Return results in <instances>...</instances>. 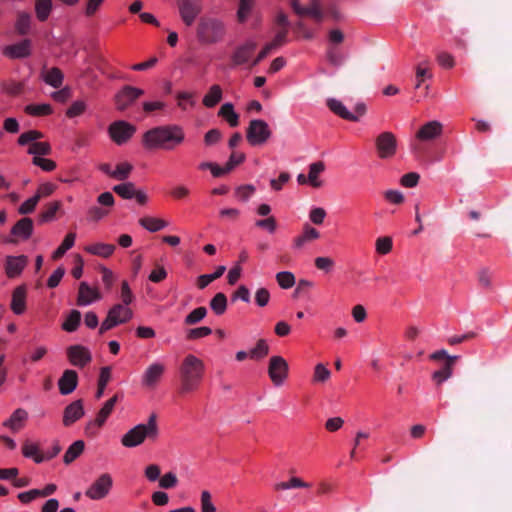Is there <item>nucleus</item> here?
Segmentation results:
<instances>
[{
    "label": "nucleus",
    "mask_w": 512,
    "mask_h": 512,
    "mask_svg": "<svg viewBox=\"0 0 512 512\" xmlns=\"http://www.w3.org/2000/svg\"><path fill=\"white\" fill-rule=\"evenodd\" d=\"M185 140V133L177 124L155 126L142 135L141 143L146 150H174Z\"/></svg>",
    "instance_id": "obj_1"
},
{
    "label": "nucleus",
    "mask_w": 512,
    "mask_h": 512,
    "mask_svg": "<svg viewBox=\"0 0 512 512\" xmlns=\"http://www.w3.org/2000/svg\"><path fill=\"white\" fill-rule=\"evenodd\" d=\"M205 372L204 362L198 357L187 355L179 367V393L184 395L198 389Z\"/></svg>",
    "instance_id": "obj_2"
},
{
    "label": "nucleus",
    "mask_w": 512,
    "mask_h": 512,
    "mask_svg": "<svg viewBox=\"0 0 512 512\" xmlns=\"http://www.w3.org/2000/svg\"><path fill=\"white\" fill-rule=\"evenodd\" d=\"M158 435L157 416L153 413L147 423L138 424L127 431L121 438V444L126 448H134L144 443L146 439L155 441Z\"/></svg>",
    "instance_id": "obj_3"
},
{
    "label": "nucleus",
    "mask_w": 512,
    "mask_h": 512,
    "mask_svg": "<svg viewBox=\"0 0 512 512\" xmlns=\"http://www.w3.org/2000/svg\"><path fill=\"white\" fill-rule=\"evenodd\" d=\"M196 33L201 43L215 44L223 40L226 27L221 19L206 15L199 19Z\"/></svg>",
    "instance_id": "obj_4"
},
{
    "label": "nucleus",
    "mask_w": 512,
    "mask_h": 512,
    "mask_svg": "<svg viewBox=\"0 0 512 512\" xmlns=\"http://www.w3.org/2000/svg\"><path fill=\"white\" fill-rule=\"evenodd\" d=\"M272 132L268 124L261 119L250 121L246 130V139L251 146H261L271 137Z\"/></svg>",
    "instance_id": "obj_5"
},
{
    "label": "nucleus",
    "mask_w": 512,
    "mask_h": 512,
    "mask_svg": "<svg viewBox=\"0 0 512 512\" xmlns=\"http://www.w3.org/2000/svg\"><path fill=\"white\" fill-rule=\"evenodd\" d=\"M133 316V312L130 308L125 307L122 304H115L107 314L106 319L102 322L99 333L103 334L113 327L126 323Z\"/></svg>",
    "instance_id": "obj_6"
},
{
    "label": "nucleus",
    "mask_w": 512,
    "mask_h": 512,
    "mask_svg": "<svg viewBox=\"0 0 512 512\" xmlns=\"http://www.w3.org/2000/svg\"><path fill=\"white\" fill-rule=\"evenodd\" d=\"M256 49L257 43L253 40H246L237 45L230 56L231 67L247 65V67L251 69V62L254 59L253 55Z\"/></svg>",
    "instance_id": "obj_7"
},
{
    "label": "nucleus",
    "mask_w": 512,
    "mask_h": 512,
    "mask_svg": "<svg viewBox=\"0 0 512 512\" xmlns=\"http://www.w3.org/2000/svg\"><path fill=\"white\" fill-rule=\"evenodd\" d=\"M375 148L380 159H390L397 152V139L392 132L385 131L375 138Z\"/></svg>",
    "instance_id": "obj_8"
},
{
    "label": "nucleus",
    "mask_w": 512,
    "mask_h": 512,
    "mask_svg": "<svg viewBox=\"0 0 512 512\" xmlns=\"http://www.w3.org/2000/svg\"><path fill=\"white\" fill-rule=\"evenodd\" d=\"M135 132L136 127L124 120L115 121L108 127L109 136L117 145L128 142Z\"/></svg>",
    "instance_id": "obj_9"
},
{
    "label": "nucleus",
    "mask_w": 512,
    "mask_h": 512,
    "mask_svg": "<svg viewBox=\"0 0 512 512\" xmlns=\"http://www.w3.org/2000/svg\"><path fill=\"white\" fill-rule=\"evenodd\" d=\"M177 7L183 23L190 27L202 12V0H177Z\"/></svg>",
    "instance_id": "obj_10"
},
{
    "label": "nucleus",
    "mask_w": 512,
    "mask_h": 512,
    "mask_svg": "<svg viewBox=\"0 0 512 512\" xmlns=\"http://www.w3.org/2000/svg\"><path fill=\"white\" fill-rule=\"evenodd\" d=\"M288 363L282 356H272L269 360L268 375L275 386H280L288 377Z\"/></svg>",
    "instance_id": "obj_11"
},
{
    "label": "nucleus",
    "mask_w": 512,
    "mask_h": 512,
    "mask_svg": "<svg viewBox=\"0 0 512 512\" xmlns=\"http://www.w3.org/2000/svg\"><path fill=\"white\" fill-rule=\"evenodd\" d=\"M113 485L110 474L103 473L100 475L86 490L85 495L92 500H100L105 498Z\"/></svg>",
    "instance_id": "obj_12"
},
{
    "label": "nucleus",
    "mask_w": 512,
    "mask_h": 512,
    "mask_svg": "<svg viewBox=\"0 0 512 512\" xmlns=\"http://www.w3.org/2000/svg\"><path fill=\"white\" fill-rule=\"evenodd\" d=\"M144 94V90L130 85L124 86L114 97L116 109L119 111L126 110L139 97Z\"/></svg>",
    "instance_id": "obj_13"
},
{
    "label": "nucleus",
    "mask_w": 512,
    "mask_h": 512,
    "mask_svg": "<svg viewBox=\"0 0 512 512\" xmlns=\"http://www.w3.org/2000/svg\"><path fill=\"white\" fill-rule=\"evenodd\" d=\"M166 367L160 362L150 364L141 377V384L148 389H154L165 373Z\"/></svg>",
    "instance_id": "obj_14"
},
{
    "label": "nucleus",
    "mask_w": 512,
    "mask_h": 512,
    "mask_svg": "<svg viewBox=\"0 0 512 512\" xmlns=\"http://www.w3.org/2000/svg\"><path fill=\"white\" fill-rule=\"evenodd\" d=\"M33 232V220L28 217L18 220L11 229V237L6 241L17 243L19 240H27Z\"/></svg>",
    "instance_id": "obj_15"
},
{
    "label": "nucleus",
    "mask_w": 512,
    "mask_h": 512,
    "mask_svg": "<svg viewBox=\"0 0 512 512\" xmlns=\"http://www.w3.org/2000/svg\"><path fill=\"white\" fill-rule=\"evenodd\" d=\"M291 6L296 14L300 16H310L317 23H321L324 18V13L318 0H311L307 7H302L298 0H292Z\"/></svg>",
    "instance_id": "obj_16"
},
{
    "label": "nucleus",
    "mask_w": 512,
    "mask_h": 512,
    "mask_svg": "<svg viewBox=\"0 0 512 512\" xmlns=\"http://www.w3.org/2000/svg\"><path fill=\"white\" fill-rule=\"evenodd\" d=\"M67 357L73 366L83 368L91 362L90 351L82 345H72L67 348Z\"/></svg>",
    "instance_id": "obj_17"
},
{
    "label": "nucleus",
    "mask_w": 512,
    "mask_h": 512,
    "mask_svg": "<svg viewBox=\"0 0 512 512\" xmlns=\"http://www.w3.org/2000/svg\"><path fill=\"white\" fill-rule=\"evenodd\" d=\"M443 133L441 122L433 120L425 123L416 133V138L420 141H433Z\"/></svg>",
    "instance_id": "obj_18"
},
{
    "label": "nucleus",
    "mask_w": 512,
    "mask_h": 512,
    "mask_svg": "<svg viewBox=\"0 0 512 512\" xmlns=\"http://www.w3.org/2000/svg\"><path fill=\"white\" fill-rule=\"evenodd\" d=\"M83 401L75 400L65 407L63 412V425L69 427L84 416Z\"/></svg>",
    "instance_id": "obj_19"
},
{
    "label": "nucleus",
    "mask_w": 512,
    "mask_h": 512,
    "mask_svg": "<svg viewBox=\"0 0 512 512\" xmlns=\"http://www.w3.org/2000/svg\"><path fill=\"white\" fill-rule=\"evenodd\" d=\"M3 53L11 59H21L31 54V41L24 39L13 45L6 46Z\"/></svg>",
    "instance_id": "obj_20"
},
{
    "label": "nucleus",
    "mask_w": 512,
    "mask_h": 512,
    "mask_svg": "<svg viewBox=\"0 0 512 512\" xmlns=\"http://www.w3.org/2000/svg\"><path fill=\"white\" fill-rule=\"evenodd\" d=\"M28 264V257L25 255L7 256L5 271L9 278H15L21 274Z\"/></svg>",
    "instance_id": "obj_21"
},
{
    "label": "nucleus",
    "mask_w": 512,
    "mask_h": 512,
    "mask_svg": "<svg viewBox=\"0 0 512 512\" xmlns=\"http://www.w3.org/2000/svg\"><path fill=\"white\" fill-rule=\"evenodd\" d=\"M77 384V372L75 370H65L58 381L59 391L62 395H69L76 389Z\"/></svg>",
    "instance_id": "obj_22"
},
{
    "label": "nucleus",
    "mask_w": 512,
    "mask_h": 512,
    "mask_svg": "<svg viewBox=\"0 0 512 512\" xmlns=\"http://www.w3.org/2000/svg\"><path fill=\"white\" fill-rule=\"evenodd\" d=\"M101 298L100 293L86 282H81L78 289L77 305L87 306Z\"/></svg>",
    "instance_id": "obj_23"
},
{
    "label": "nucleus",
    "mask_w": 512,
    "mask_h": 512,
    "mask_svg": "<svg viewBox=\"0 0 512 512\" xmlns=\"http://www.w3.org/2000/svg\"><path fill=\"white\" fill-rule=\"evenodd\" d=\"M11 310L16 315H21L26 310V288L18 286L14 289L11 300Z\"/></svg>",
    "instance_id": "obj_24"
},
{
    "label": "nucleus",
    "mask_w": 512,
    "mask_h": 512,
    "mask_svg": "<svg viewBox=\"0 0 512 512\" xmlns=\"http://www.w3.org/2000/svg\"><path fill=\"white\" fill-rule=\"evenodd\" d=\"M27 418L28 413L24 409L18 408L12 413L8 420L2 423V425L13 432H17L24 427Z\"/></svg>",
    "instance_id": "obj_25"
},
{
    "label": "nucleus",
    "mask_w": 512,
    "mask_h": 512,
    "mask_svg": "<svg viewBox=\"0 0 512 512\" xmlns=\"http://www.w3.org/2000/svg\"><path fill=\"white\" fill-rule=\"evenodd\" d=\"M327 106L334 114L341 117L342 119L352 122L358 121V116L348 111V109L343 105V103L337 99H328Z\"/></svg>",
    "instance_id": "obj_26"
},
{
    "label": "nucleus",
    "mask_w": 512,
    "mask_h": 512,
    "mask_svg": "<svg viewBox=\"0 0 512 512\" xmlns=\"http://www.w3.org/2000/svg\"><path fill=\"white\" fill-rule=\"evenodd\" d=\"M41 78L46 84L54 88H60L63 84L64 75L59 68L53 67L48 70L43 69L41 72Z\"/></svg>",
    "instance_id": "obj_27"
},
{
    "label": "nucleus",
    "mask_w": 512,
    "mask_h": 512,
    "mask_svg": "<svg viewBox=\"0 0 512 512\" xmlns=\"http://www.w3.org/2000/svg\"><path fill=\"white\" fill-rule=\"evenodd\" d=\"M458 358L459 357H449L443 367L432 374V379L437 385H441L452 376L453 366Z\"/></svg>",
    "instance_id": "obj_28"
},
{
    "label": "nucleus",
    "mask_w": 512,
    "mask_h": 512,
    "mask_svg": "<svg viewBox=\"0 0 512 512\" xmlns=\"http://www.w3.org/2000/svg\"><path fill=\"white\" fill-rule=\"evenodd\" d=\"M115 249V245L105 243H94L84 247V250L87 253L103 258L110 257L114 253Z\"/></svg>",
    "instance_id": "obj_29"
},
{
    "label": "nucleus",
    "mask_w": 512,
    "mask_h": 512,
    "mask_svg": "<svg viewBox=\"0 0 512 512\" xmlns=\"http://www.w3.org/2000/svg\"><path fill=\"white\" fill-rule=\"evenodd\" d=\"M320 237V233L309 224L303 227V233L294 239V247L299 249L306 243L316 240Z\"/></svg>",
    "instance_id": "obj_30"
},
{
    "label": "nucleus",
    "mask_w": 512,
    "mask_h": 512,
    "mask_svg": "<svg viewBox=\"0 0 512 512\" xmlns=\"http://www.w3.org/2000/svg\"><path fill=\"white\" fill-rule=\"evenodd\" d=\"M85 443L83 440L73 442L66 450L63 461L65 464H71L75 461L84 451Z\"/></svg>",
    "instance_id": "obj_31"
},
{
    "label": "nucleus",
    "mask_w": 512,
    "mask_h": 512,
    "mask_svg": "<svg viewBox=\"0 0 512 512\" xmlns=\"http://www.w3.org/2000/svg\"><path fill=\"white\" fill-rule=\"evenodd\" d=\"M218 115L224 118L231 127H237L239 125V115L234 111L232 103L223 104Z\"/></svg>",
    "instance_id": "obj_32"
},
{
    "label": "nucleus",
    "mask_w": 512,
    "mask_h": 512,
    "mask_svg": "<svg viewBox=\"0 0 512 512\" xmlns=\"http://www.w3.org/2000/svg\"><path fill=\"white\" fill-rule=\"evenodd\" d=\"M222 99V88L218 84L210 87L209 91L203 98V105L207 108L216 106Z\"/></svg>",
    "instance_id": "obj_33"
},
{
    "label": "nucleus",
    "mask_w": 512,
    "mask_h": 512,
    "mask_svg": "<svg viewBox=\"0 0 512 512\" xmlns=\"http://www.w3.org/2000/svg\"><path fill=\"white\" fill-rule=\"evenodd\" d=\"M325 170V164L322 161L314 162L309 165L308 180L312 187L318 188L321 186V181L318 180V175Z\"/></svg>",
    "instance_id": "obj_34"
},
{
    "label": "nucleus",
    "mask_w": 512,
    "mask_h": 512,
    "mask_svg": "<svg viewBox=\"0 0 512 512\" xmlns=\"http://www.w3.org/2000/svg\"><path fill=\"white\" fill-rule=\"evenodd\" d=\"M139 224L150 232H157L168 225V223L165 220L154 217L140 218Z\"/></svg>",
    "instance_id": "obj_35"
},
{
    "label": "nucleus",
    "mask_w": 512,
    "mask_h": 512,
    "mask_svg": "<svg viewBox=\"0 0 512 512\" xmlns=\"http://www.w3.org/2000/svg\"><path fill=\"white\" fill-rule=\"evenodd\" d=\"M76 239V234L73 232L68 233L60 246L53 252L52 258L54 260L60 259L64 254L73 247Z\"/></svg>",
    "instance_id": "obj_36"
},
{
    "label": "nucleus",
    "mask_w": 512,
    "mask_h": 512,
    "mask_svg": "<svg viewBox=\"0 0 512 512\" xmlns=\"http://www.w3.org/2000/svg\"><path fill=\"white\" fill-rule=\"evenodd\" d=\"M52 10L51 0H35V12L39 21H46Z\"/></svg>",
    "instance_id": "obj_37"
},
{
    "label": "nucleus",
    "mask_w": 512,
    "mask_h": 512,
    "mask_svg": "<svg viewBox=\"0 0 512 512\" xmlns=\"http://www.w3.org/2000/svg\"><path fill=\"white\" fill-rule=\"evenodd\" d=\"M22 453L27 458H33L36 463H42L45 461V455L40 453L37 444L26 442L23 445Z\"/></svg>",
    "instance_id": "obj_38"
},
{
    "label": "nucleus",
    "mask_w": 512,
    "mask_h": 512,
    "mask_svg": "<svg viewBox=\"0 0 512 512\" xmlns=\"http://www.w3.org/2000/svg\"><path fill=\"white\" fill-rule=\"evenodd\" d=\"M118 401V396L114 395L112 398L107 400L100 411L97 413L98 423L100 425H104L110 414L112 413L116 403Z\"/></svg>",
    "instance_id": "obj_39"
},
{
    "label": "nucleus",
    "mask_w": 512,
    "mask_h": 512,
    "mask_svg": "<svg viewBox=\"0 0 512 512\" xmlns=\"http://www.w3.org/2000/svg\"><path fill=\"white\" fill-rule=\"evenodd\" d=\"M210 308L214 311L216 315H222L225 313L227 309V297L224 293H217L210 300Z\"/></svg>",
    "instance_id": "obj_40"
},
{
    "label": "nucleus",
    "mask_w": 512,
    "mask_h": 512,
    "mask_svg": "<svg viewBox=\"0 0 512 512\" xmlns=\"http://www.w3.org/2000/svg\"><path fill=\"white\" fill-rule=\"evenodd\" d=\"M111 379V368L109 366L102 367L100 370L99 380H98V387L96 391V398L100 399L103 394L104 390L108 384V382Z\"/></svg>",
    "instance_id": "obj_41"
},
{
    "label": "nucleus",
    "mask_w": 512,
    "mask_h": 512,
    "mask_svg": "<svg viewBox=\"0 0 512 512\" xmlns=\"http://www.w3.org/2000/svg\"><path fill=\"white\" fill-rule=\"evenodd\" d=\"M81 321V313L78 310H72L62 324V329L67 332H74L77 330Z\"/></svg>",
    "instance_id": "obj_42"
},
{
    "label": "nucleus",
    "mask_w": 512,
    "mask_h": 512,
    "mask_svg": "<svg viewBox=\"0 0 512 512\" xmlns=\"http://www.w3.org/2000/svg\"><path fill=\"white\" fill-rule=\"evenodd\" d=\"M132 170H133V166L130 163H128V162L119 163L116 166V169L113 170V173H111V178H114L119 181H124L129 177Z\"/></svg>",
    "instance_id": "obj_43"
},
{
    "label": "nucleus",
    "mask_w": 512,
    "mask_h": 512,
    "mask_svg": "<svg viewBox=\"0 0 512 512\" xmlns=\"http://www.w3.org/2000/svg\"><path fill=\"white\" fill-rule=\"evenodd\" d=\"M30 24H31V15L26 12H20L18 14L16 24H15V28H16L17 32L21 35L27 34L30 29Z\"/></svg>",
    "instance_id": "obj_44"
},
{
    "label": "nucleus",
    "mask_w": 512,
    "mask_h": 512,
    "mask_svg": "<svg viewBox=\"0 0 512 512\" xmlns=\"http://www.w3.org/2000/svg\"><path fill=\"white\" fill-rule=\"evenodd\" d=\"M113 191L123 199H132L134 197L135 185L132 182H126L115 185Z\"/></svg>",
    "instance_id": "obj_45"
},
{
    "label": "nucleus",
    "mask_w": 512,
    "mask_h": 512,
    "mask_svg": "<svg viewBox=\"0 0 512 512\" xmlns=\"http://www.w3.org/2000/svg\"><path fill=\"white\" fill-rule=\"evenodd\" d=\"M25 112L32 116H44L52 113L49 104H30L25 107Z\"/></svg>",
    "instance_id": "obj_46"
},
{
    "label": "nucleus",
    "mask_w": 512,
    "mask_h": 512,
    "mask_svg": "<svg viewBox=\"0 0 512 512\" xmlns=\"http://www.w3.org/2000/svg\"><path fill=\"white\" fill-rule=\"evenodd\" d=\"M61 203L59 201L51 202L46 206V209L39 215V221L41 223L51 221L57 211L60 209Z\"/></svg>",
    "instance_id": "obj_47"
},
{
    "label": "nucleus",
    "mask_w": 512,
    "mask_h": 512,
    "mask_svg": "<svg viewBox=\"0 0 512 512\" xmlns=\"http://www.w3.org/2000/svg\"><path fill=\"white\" fill-rule=\"evenodd\" d=\"M207 314V309L203 306L194 309L184 319L186 325H194L204 319Z\"/></svg>",
    "instance_id": "obj_48"
},
{
    "label": "nucleus",
    "mask_w": 512,
    "mask_h": 512,
    "mask_svg": "<svg viewBox=\"0 0 512 512\" xmlns=\"http://www.w3.org/2000/svg\"><path fill=\"white\" fill-rule=\"evenodd\" d=\"M28 153L40 156V155H49L51 153V146L48 142H33L28 148Z\"/></svg>",
    "instance_id": "obj_49"
},
{
    "label": "nucleus",
    "mask_w": 512,
    "mask_h": 512,
    "mask_svg": "<svg viewBox=\"0 0 512 512\" xmlns=\"http://www.w3.org/2000/svg\"><path fill=\"white\" fill-rule=\"evenodd\" d=\"M276 280L283 289H289L295 284V276L288 271L278 272L276 274Z\"/></svg>",
    "instance_id": "obj_50"
},
{
    "label": "nucleus",
    "mask_w": 512,
    "mask_h": 512,
    "mask_svg": "<svg viewBox=\"0 0 512 512\" xmlns=\"http://www.w3.org/2000/svg\"><path fill=\"white\" fill-rule=\"evenodd\" d=\"M331 376L330 370H328L322 363H319L314 368L313 382L324 383Z\"/></svg>",
    "instance_id": "obj_51"
},
{
    "label": "nucleus",
    "mask_w": 512,
    "mask_h": 512,
    "mask_svg": "<svg viewBox=\"0 0 512 512\" xmlns=\"http://www.w3.org/2000/svg\"><path fill=\"white\" fill-rule=\"evenodd\" d=\"M41 138H43V134L40 131L29 130L27 132L22 133L19 136L18 144L24 146V145L30 143V145H31L33 142H36V140L41 139Z\"/></svg>",
    "instance_id": "obj_52"
},
{
    "label": "nucleus",
    "mask_w": 512,
    "mask_h": 512,
    "mask_svg": "<svg viewBox=\"0 0 512 512\" xmlns=\"http://www.w3.org/2000/svg\"><path fill=\"white\" fill-rule=\"evenodd\" d=\"M177 484L178 478L174 472H168L159 479V487L162 489H173Z\"/></svg>",
    "instance_id": "obj_53"
},
{
    "label": "nucleus",
    "mask_w": 512,
    "mask_h": 512,
    "mask_svg": "<svg viewBox=\"0 0 512 512\" xmlns=\"http://www.w3.org/2000/svg\"><path fill=\"white\" fill-rule=\"evenodd\" d=\"M269 352V346L265 340L260 339L256 346L250 351V357L253 359H260L265 357Z\"/></svg>",
    "instance_id": "obj_54"
},
{
    "label": "nucleus",
    "mask_w": 512,
    "mask_h": 512,
    "mask_svg": "<svg viewBox=\"0 0 512 512\" xmlns=\"http://www.w3.org/2000/svg\"><path fill=\"white\" fill-rule=\"evenodd\" d=\"M253 4H254V0H240V3H239V9H238V12H237V17H238V21L243 23L252 7H253Z\"/></svg>",
    "instance_id": "obj_55"
},
{
    "label": "nucleus",
    "mask_w": 512,
    "mask_h": 512,
    "mask_svg": "<svg viewBox=\"0 0 512 512\" xmlns=\"http://www.w3.org/2000/svg\"><path fill=\"white\" fill-rule=\"evenodd\" d=\"M376 251L381 254L385 255L388 254L392 250V239L390 237H379L376 240L375 243Z\"/></svg>",
    "instance_id": "obj_56"
},
{
    "label": "nucleus",
    "mask_w": 512,
    "mask_h": 512,
    "mask_svg": "<svg viewBox=\"0 0 512 512\" xmlns=\"http://www.w3.org/2000/svg\"><path fill=\"white\" fill-rule=\"evenodd\" d=\"M288 33H289V30H287L286 28L278 29L275 34V37L273 38V40L271 42H269V44L274 49H277V48L283 46L288 41V39H287Z\"/></svg>",
    "instance_id": "obj_57"
},
{
    "label": "nucleus",
    "mask_w": 512,
    "mask_h": 512,
    "mask_svg": "<svg viewBox=\"0 0 512 512\" xmlns=\"http://www.w3.org/2000/svg\"><path fill=\"white\" fill-rule=\"evenodd\" d=\"M255 192V187L251 184L241 185L236 188L235 195L242 201H247Z\"/></svg>",
    "instance_id": "obj_58"
},
{
    "label": "nucleus",
    "mask_w": 512,
    "mask_h": 512,
    "mask_svg": "<svg viewBox=\"0 0 512 512\" xmlns=\"http://www.w3.org/2000/svg\"><path fill=\"white\" fill-rule=\"evenodd\" d=\"M32 163L46 172L53 171L56 168V163L53 160L38 156L33 157Z\"/></svg>",
    "instance_id": "obj_59"
},
{
    "label": "nucleus",
    "mask_w": 512,
    "mask_h": 512,
    "mask_svg": "<svg viewBox=\"0 0 512 512\" xmlns=\"http://www.w3.org/2000/svg\"><path fill=\"white\" fill-rule=\"evenodd\" d=\"M201 511L202 512H215L216 508L212 503V497L209 491L204 490L201 493Z\"/></svg>",
    "instance_id": "obj_60"
},
{
    "label": "nucleus",
    "mask_w": 512,
    "mask_h": 512,
    "mask_svg": "<svg viewBox=\"0 0 512 512\" xmlns=\"http://www.w3.org/2000/svg\"><path fill=\"white\" fill-rule=\"evenodd\" d=\"M38 202V197L34 195L21 204V206L18 209V212L22 215L30 214L35 210Z\"/></svg>",
    "instance_id": "obj_61"
},
{
    "label": "nucleus",
    "mask_w": 512,
    "mask_h": 512,
    "mask_svg": "<svg viewBox=\"0 0 512 512\" xmlns=\"http://www.w3.org/2000/svg\"><path fill=\"white\" fill-rule=\"evenodd\" d=\"M254 298L259 307H265L269 303L270 293L266 288L261 287L256 290Z\"/></svg>",
    "instance_id": "obj_62"
},
{
    "label": "nucleus",
    "mask_w": 512,
    "mask_h": 512,
    "mask_svg": "<svg viewBox=\"0 0 512 512\" xmlns=\"http://www.w3.org/2000/svg\"><path fill=\"white\" fill-rule=\"evenodd\" d=\"M420 176L416 172H409L407 174H404L401 179L400 183L402 186L407 188L415 187L419 182Z\"/></svg>",
    "instance_id": "obj_63"
},
{
    "label": "nucleus",
    "mask_w": 512,
    "mask_h": 512,
    "mask_svg": "<svg viewBox=\"0 0 512 512\" xmlns=\"http://www.w3.org/2000/svg\"><path fill=\"white\" fill-rule=\"evenodd\" d=\"M144 475L150 482L159 480L161 476V468L157 464H150L146 466Z\"/></svg>",
    "instance_id": "obj_64"
}]
</instances>
